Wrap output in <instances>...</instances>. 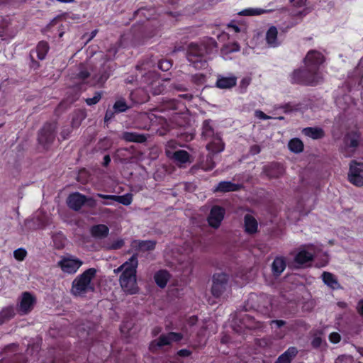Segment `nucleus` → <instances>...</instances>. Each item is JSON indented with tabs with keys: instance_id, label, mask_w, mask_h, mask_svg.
<instances>
[{
	"instance_id": "obj_1",
	"label": "nucleus",
	"mask_w": 363,
	"mask_h": 363,
	"mask_svg": "<svg viewBox=\"0 0 363 363\" xmlns=\"http://www.w3.org/2000/svg\"><path fill=\"white\" fill-rule=\"evenodd\" d=\"M218 43L211 37H204L199 42H191L188 45L186 58L196 69H205L211 55L217 52Z\"/></svg>"
},
{
	"instance_id": "obj_2",
	"label": "nucleus",
	"mask_w": 363,
	"mask_h": 363,
	"mask_svg": "<svg viewBox=\"0 0 363 363\" xmlns=\"http://www.w3.org/2000/svg\"><path fill=\"white\" fill-rule=\"evenodd\" d=\"M96 272L95 268H89L77 276L72 283L71 294L74 296L84 297L87 293L94 292L95 288L92 280Z\"/></svg>"
},
{
	"instance_id": "obj_3",
	"label": "nucleus",
	"mask_w": 363,
	"mask_h": 363,
	"mask_svg": "<svg viewBox=\"0 0 363 363\" xmlns=\"http://www.w3.org/2000/svg\"><path fill=\"white\" fill-rule=\"evenodd\" d=\"M321 72L313 71L306 66L304 68L294 69L290 75V82L293 84L315 86L323 82Z\"/></svg>"
},
{
	"instance_id": "obj_4",
	"label": "nucleus",
	"mask_w": 363,
	"mask_h": 363,
	"mask_svg": "<svg viewBox=\"0 0 363 363\" xmlns=\"http://www.w3.org/2000/svg\"><path fill=\"white\" fill-rule=\"evenodd\" d=\"M138 264L129 267L123 270L119 277V283L123 291L130 295L138 293L139 287L137 282V268Z\"/></svg>"
},
{
	"instance_id": "obj_5",
	"label": "nucleus",
	"mask_w": 363,
	"mask_h": 363,
	"mask_svg": "<svg viewBox=\"0 0 363 363\" xmlns=\"http://www.w3.org/2000/svg\"><path fill=\"white\" fill-rule=\"evenodd\" d=\"M57 123L46 122L38 133V142L43 149L48 150L55 140Z\"/></svg>"
},
{
	"instance_id": "obj_6",
	"label": "nucleus",
	"mask_w": 363,
	"mask_h": 363,
	"mask_svg": "<svg viewBox=\"0 0 363 363\" xmlns=\"http://www.w3.org/2000/svg\"><path fill=\"white\" fill-rule=\"evenodd\" d=\"M67 205L70 209L79 211L84 206L94 208L96 201L93 197L86 196L79 192H73L67 196Z\"/></svg>"
},
{
	"instance_id": "obj_7",
	"label": "nucleus",
	"mask_w": 363,
	"mask_h": 363,
	"mask_svg": "<svg viewBox=\"0 0 363 363\" xmlns=\"http://www.w3.org/2000/svg\"><path fill=\"white\" fill-rule=\"evenodd\" d=\"M229 275L226 273H216L213 276L211 293L216 298H219L228 287Z\"/></svg>"
},
{
	"instance_id": "obj_8",
	"label": "nucleus",
	"mask_w": 363,
	"mask_h": 363,
	"mask_svg": "<svg viewBox=\"0 0 363 363\" xmlns=\"http://www.w3.org/2000/svg\"><path fill=\"white\" fill-rule=\"evenodd\" d=\"M362 172L363 162H358L356 160L351 161L350 164V171L348 173L349 182L356 186H362L363 176L361 174Z\"/></svg>"
},
{
	"instance_id": "obj_9",
	"label": "nucleus",
	"mask_w": 363,
	"mask_h": 363,
	"mask_svg": "<svg viewBox=\"0 0 363 363\" xmlns=\"http://www.w3.org/2000/svg\"><path fill=\"white\" fill-rule=\"evenodd\" d=\"M325 61V56L319 51L311 50L304 58L305 65L313 71L319 72L321 65Z\"/></svg>"
},
{
	"instance_id": "obj_10",
	"label": "nucleus",
	"mask_w": 363,
	"mask_h": 363,
	"mask_svg": "<svg viewBox=\"0 0 363 363\" xmlns=\"http://www.w3.org/2000/svg\"><path fill=\"white\" fill-rule=\"evenodd\" d=\"M225 215V209L218 205H214L210 210L209 214L207 217V221L211 228L214 229L218 228Z\"/></svg>"
},
{
	"instance_id": "obj_11",
	"label": "nucleus",
	"mask_w": 363,
	"mask_h": 363,
	"mask_svg": "<svg viewBox=\"0 0 363 363\" xmlns=\"http://www.w3.org/2000/svg\"><path fill=\"white\" fill-rule=\"evenodd\" d=\"M183 339L181 333L169 332L167 334H162L157 340H153L150 344V349L154 347H162L170 345L172 342H178Z\"/></svg>"
},
{
	"instance_id": "obj_12",
	"label": "nucleus",
	"mask_w": 363,
	"mask_h": 363,
	"mask_svg": "<svg viewBox=\"0 0 363 363\" xmlns=\"http://www.w3.org/2000/svg\"><path fill=\"white\" fill-rule=\"evenodd\" d=\"M83 264V262L78 258L62 257L58 262L57 266L62 272L67 274H74Z\"/></svg>"
},
{
	"instance_id": "obj_13",
	"label": "nucleus",
	"mask_w": 363,
	"mask_h": 363,
	"mask_svg": "<svg viewBox=\"0 0 363 363\" xmlns=\"http://www.w3.org/2000/svg\"><path fill=\"white\" fill-rule=\"evenodd\" d=\"M36 298L30 292L25 291L21 294V298L18 304V311L23 315L28 314L33 308Z\"/></svg>"
},
{
	"instance_id": "obj_14",
	"label": "nucleus",
	"mask_w": 363,
	"mask_h": 363,
	"mask_svg": "<svg viewBox=\"0 0 363 363\" xmlns=\"http://www.w3.org/2000/svg\"><path fill=\"white\" fill-rule=\"evenodd\" d=\"M262 172L269 179H278L284 174V168L280 163L274 162L264 165Z\"/></svg>"
},
{
	"instance_id": "obj_15",
	"label": "nucleus",
	"mask_w": 363,
	"mask_h": 363,
	"mask_svg": "<svg viewBox=\"0 0 363 363\" xmlns=\"http://www.w3.org/2000/svg\"><path fill=\"white\" fill-rule=\"evenodd\" d=\"M216 78L215 86L220 89H230L237 84L238 78L233 74L229 76L218 74Z\"/></svg>"
},
{
	"instance_id": "obj_16",
	"label": "nucleus",
	"mask_w": 363,
	"mask_h": 363,
	"mask_svg": "<svg viewBox=\"0 0 363 363\" xmlns=\"http://www.w3.org/2000/svg\"><path fill=\"white\" fill-rule=\"evenodd\" d=\"M113 70V67L107 62L104 63L97 74H96L94 77L96 83L99 85H103L108 79L111 77L112 72Z\"/></svg>"
},
{
	"instance_id": "obj_17",
	"label": "nucleus",
	"mask_w": 363,
	"mask_h": 363,
	"mask_svg": "<svg viewBox=\"0 0 363 363\" xmlns=\"http://www.w3.org/2000/svg\"><path fill=\"white\" fill-rule=\"evenodd\" d=\"M360 138L359 133L351 131L345 135L343 142L346 147L351 149L352 152H354L359 145Z\"/></svg>"
},
{
	"instance_id": "obj_18",
	"label": "nucleus",
	"mask_w": 363,
	"mask_h": 363,
	"mask_svg": "<svg viewBox=\"0 0 363 363\" xmlns=\"http://www.w3.org/2000/svg\"><path fill=\"white\" fill-rule=\"evenodd\" d=\"M154 76V74L148 72L145 74H141V80L144 82L145 84H151L152 86V94L154 95H159L163 92L164 90V86L160 81H153L150 82V79Z\"/></svg>"
},
{
	"instance_id": "obj_19",
	"label": "nucleus",
	"mask_w": 363,
	"mask_h": 363,
	"mask_svg": "<svg viewBox=\"0 0 363 363\" xmlns=\"http://www.w3.org/2000/svg\"><path fill=\"white\" fill-rule=\"evenodd\" d=\"M121 138L125 142L143 143L147 140V135L136 132L124 131L122 133Z\"/></svg>"
},
{
	"instance_id": "obj_20",
	"label": "nucleus",
	"mask_w": 363,
	"mask_h": 363,
	"mask_svg": "<svg viewBox=\"0 0 363 363\" xmlns=\"http://www.w3.org/2000/svg\"><path fill=\"white\" fill-rule=\"evenodd\" d=\"M244 229L248 235L255 234L258 230V223L256 218L250 215L245 214L244 216Z\"/></svg>"
},
{
	"instance_id": "obj_21",
	"label": "nucleus",
	"mask_w": 363,
	"mask_h": 363,
	"mask_svg": "<svg viewBox=\"0 0 363 363\" xmlns=\"http://www.w3.org/2000/svg\"><path fill=\"white\" fill-rule=\"evenodd\" d=\"M171 277V274L167 269H160L155 273L154 280L158 287L164 289Z\"/></svg>"
},
{
	"instance_id": "obj_22",
	"label": "nucleus",
	"mask_w": 363,
	"mask_h": 363,
	"mask_svg": "<svg viewBox=\"0 0 363 363\" xmlns=\"http://www.w3.org/2000/svg\"><path fill=\"white\" fill-rule=\"evenodd\" d=\"M240 185L230 181L220 182L214 189L215 192L226 193L240 190Z\"/></svg>"
},
{
	"instance_id": "obj_23",
	"label": "nucleus",
	"mask_w": 363,
	"mask_h": 363,
	"mask_svg": "<svg viewBox=\"0 0 363 363\" xmlns=\"http://www.w3.org/2000/svg\"><path fill=\"white\" fill-rule=\"evenodd\" d=\"M212 138L213 140L206 145V149L214 154L223 151L225 148V144L223 142L221 138L218 134H216V135Z\"/></svg>"
},
{
	"instance_id": "obj_24",
	"label": "nucleus",
	"mask_w": 363,
	"mask_h": 363,
	"mask_svg": "<svg viewBox=\"0 0 363 363\" xmlns=\"http://www.w3.org/2000/svg\"><path fill=\"white\" fill-rule=\"evenodd\" d=\"M322 279L324 284L330 289L333 290L342 289V286L338 282L337 279L333 274L328 272H324L322 274Z\"/></svg>"
},
{
	"instance_id": "obj_25",
	"label": "nucleus",
	"mask_w": 363,
	"mask_h": 363,
	"mask_svg": "<svg viewBox=\"0 0 363 363\" xmlns=\"http://www.w3.org/2000/svg\"><path fill=\"white\" fill-rule=\"evenodd\" d=\"M297 354V348L296 347H290L283 354L279 356L275 363H291Z\"/></svg>"
},
{
	"instance_id": "obj_26",
	"label": "nucleus",
	"mask_w": 363,
	"mask_h": 363,
	"mask_svg": "<svg viewBox=\"0 0 363 363\" xmlns=\"http://www.w3.org/2000/svg\"><path fill=\"white\" fill-rule=\"evenodd\" d=\"M302 133L313 140L321 139L325 136V132L323 128L319 127H307L302 130Z\"/></svg>"
},
{
	"instance_id": "obj_27",
	"label": "nucleus",
	"mask_w": 363,
	"mask_h": 363,
	"mask_svg": "<svg viewBox=\"0 0 363 363\" xmlns=\"http://www.w3.org/2000/svg\"><path fill=\"white\" fill-rule=\"evenodd\" d=\"M16 315V309L13 305L4 307L0 311V325L9 321Z\"/></svg>"
},
{
	"instance_id": "obj_28",
	"label": "nucleus",
	"mask_w": 363,
	"mask_h": 363,
	"mask_svg": "<svg viewBox=\"0 0 363 363\" xmlns=\"http://www.w3.org/2000/svg\"><path fill=\"white\" fill-rule=\"evenodd\" d=\"M286 267L285 259L277 257L272 264V271L274 277H279Z\"/></svg>"
},
{
	"instance_id": "obj_29",
	"label": "nucleus",
	"mask_w": 363,
	"mask_h": 363,
	"mask_svg": "<svg viewBox=\"0 0 363 363\" xmlns=\"http://www.w3.org/2000/svg\"><path fill=\"white\" fill-rule=\"evenodd\" d=\"M90 233L94 238H104L108 235L109 229L104 224H97L91 228Z\"/></svg>"
},
{
	"instance_id": "obj_30",
	"label": "nucleus",
	"mask_w": 363,
	"mask_h": 363,
	"mask_svg": "<svg viewBox=\"0 0 363 363\" xmlns=\"http://www.w3.org/2000/svg\"><path fill=\"white\" fill-rule=\"evenodd\" d=\"M156 242L154 240H134L133 247L143 252L155 250Z\"/></svg>"
},
{
	"instance_id": "obj_31",
	"label": "nucleus",
	"mask_w": 363,
	"mask_h": 363,
	"mask_svg": "<svg viewBox=\"0 0 363 363\" xmlns=\"http://www.w3.org/2000/svg\"><path fill=\"white\" fill-rule=\"evenodd\" d=\"M314 256L312 253L306 250H301L294 257V262L299 265H303L308 262L313 261Z\"/></svg>"
},
{
	"instance_id": "obj_32",
	"label": "nucleus",
	"mask_w": 363,
	"mask_h": 363,
	"mask_svg": "<svg viewBox=\"0 0 363 363\" xmlns=\"http://www.w3.org/2000/svg\"><path fill=\"white\" fill-rule=\"evenodd\" d=\"M278 31L275 26H271L266 33V41L272 48L277 47L279 43L277 41Z\"/></svg>"
},
{
	"instance_id": "obj_33",
	"label": "nucleus",
	"mask_w": 363,
	"mask_h": 363,
	"mask_svg": "<svg viewBox=\"0 0 363 363\" xmlns=\"http://www.w3.org/2000/svg\"><path fill=\"white\" fill-rule=\"evenodd\" d=\"M211 121L210 119L205 120L202 124V133L201 136L205 140L212 138L216 135L214 133V128L211 124Z\"/></svg>"
},
{
	"instance_id": "obj_34",
	"label": "nucleus",
	"mask_w": 363,
	"mask_h": 363,
	"mask_svg": "<svg viewBox=\"0 0 363 363\" xmlns=\"http://www.w3.org/2000/svg\"><path fill=\"white\" fill-rule=\"evenodd\" d=\"M49 50L50 46L48 42L45 40L40 41L36 46V52L38 60H45Z\"/></svg>"
},
{
	"instance_id": "obj_35",
	"label": "nucleus",
	"mask_w": 363,
	"mask_h": 363,
	"mask_svg": "<svg viewBox=\"0 0 363 363\" xmlns=\"http://www.w3.org/2000/svg\"><path fill=\"white\" fill-rule=\"evenodd\" d=\"M143 65H138L135 67L136 70L140 72V75H130L127 78L125 79V84H136L138 85L139 82H144L143 80H141V74H145L146 72L143 71Z\"/></svg>"
},
{
	"instance_id": "obj_36",
	"label": "nucleus",
	"mask_w": 363,
	"mask_h": 363,
	"mask_svg": "<svg viewBox=\"0 0 363 363\" xmlns=\"http://www.w3.org/2000/svg\"><path fill=\"white\" fill-rule=\"evenodd\" d=\"M289 149L294 153H300L303 150V143L299 138H293L290 140L288 144Z\"/></svg>"
},
{
	"instance_id": "obj_37",
	"label": "nucleus",
	"mask_w": 363,
	"mask_h": 363,
	"mask_svg": "<svg viewBox=\"0 0 363 363\" xmlns=\"http://www.w3.org/2000/svg\"><path fill=\"white\" fill-rule=\"evenodd\" d=\"M135 264H138V255L133 254L127 261H125L122 265L118 267L116 270L115 272H123V270H125L129 267H133Z\"/></svg>"
},
{
	"instance_id": "obj_38",
	"label": "nucleus",
	"mask_w": 363,
	"mask_h": 363,
	"mask_svg": "<svg viewBox=\"0 0 363 363\" xmlns=\"http://www.w3.org/2000/svg\"><path fill=\"white\" fill-rule=\"evenodd\" d=\"M189 153L184 150L175 151L173 154V158L180 163H186L189 161Z\"/></svg>"
},
{
	"instance_id": "obj_39",
	"label": "nucleus",
	"mask_w": 363,
	"mask_h": 363,
	"mask_svg": "<svg viewBox=\"0 0 363 363\" xmlns=\"http://www.w3.org/2000/svg\"><path fill=\"white\" fill-rule=\"evenodd\" d=\"M129 108L130 106L127 104L126 101L123 99L117 100L113 106V109L115 111L116 113L125 112Z\"/></svg>"
},
{
	"instance_id": "obj_40",
	"label": "nucleus",
	"mask_w": 363,
	"mask_h": 363,
	"mask_svg": "<svg viewBox=\"0 0 363 363\" xmlns=\"http://www.w3.org/2000/svg\"><path fill=\"white\" fill-rule=\"evenodd\" d=\"M240 49V46L238 43L233 42L231 43H228L225 45L221 48V53L223 55H228L232 52H238Z\"/></svg>"
},
{
	"instance_id": "obj_41",
	"label": "nucleus",
	"mask_w": 363,
	"mask_h": 363,
	"mask_svg": "<svg viewBox=\"0 0 363 363\" xmlns=\"http://www.w3.org/2000/svg\"><path fill=\"white\" fill-rule=\"evenodd\" d=\"M138 30L143 33L141 39L140 40L141 43H145L147 40L152 38L157 34V32L155 30H152L149 33H144L147 30V25L140 26L138 28Z\"/></svg>"
},
{
	"instance_id": "obj_42",
	"label": "nucleus",
	"mask_w": 363,
	"mask_h": 363,
	"mask_svg": "<svg viewBox=\"0 0 363 363\" xmlns=\"http://www.w3.org/2000/svg\"><path fill=\"white\" fill-rule=\"evenodd\" d=\"M181 103L177 99H169L164 101V108L169 110H177Z\"/></svg>"
},
{
	"instance_id": "obj_43",
	"label": "nucleus",
	"mask_w": 363,
	"mask_h": 363,
	"mask_svg": "<svg viewBox=\"0 0 363 363\" xmlns=\"http://www.w3.org/2000/svg\"><path fill=\"white\" fill-rule=\"evenodd\" d=\"M116 201L124 206H128L133 201V195L128 193L122 196H116Z\"/></svg>"
},
{
	"instance_id": "obj_44",
	"label": "nucleus",
	"mask_w": 363,
	"mask_h": 363,
	"mask_svg": "<svg viewBox=\"0 0 363 363\" xmlns=\"http://www.w3.org/2000/svg\"><path fill=\"white\" fill-rule=\"evenodd\" d=\"M172 66V62L170 60L162 59L158 62L157 67L158 68L163 71L167 72L171 69Z\"/></svg>"
},
{
	"instance_id": "obj_45",
	"label": "nucleus",
	"mask_w": 363,
	"mask_h": 363,
	"mask_svg": "<svg viewBox=\"0 0 363 363\" xmlns=\"http://www.w3.org/2000/svg\"><path fill=\"white\" fill-rule=\"evenodd\" d=\"M206 77L204 74L198 73L192 75L191 82L196 85H201L206 82Z\"/></svg>"
},
{
	"instance_id": "obj_46",
	"label": "nucleus",
	"mask_w": 363,
	"mask_h": 363,
	"mask_svg": "<svg viewBox=\"0 0 363 363\" xmlns=\"http://www.w3.org/2000/svg\"><path fill=\"white\" fill-rule=\"evenodd\" d=\"M326 345L325 341H324L321 336L314 335L313 337L311 345L313 349H319L323 345Z\"/></svg>"
},
{
	"instance_id": "obj_47",
	"label": "nucleus",
	"mask_w": 363,
	"mask_h": 363,
	"mask_svg": "<svg viewBox=\"0 0 363 363\" xmlns=\"http://www.w3.org/2000/svg\"><path fill=\"white\" fill-rule=\"evenodd\" d=\"M0 363H26L25 357L21 354H15L11 359H4Z\"/></svg>"
},
{
	"instance_id": "obj_48",
	"label": "nucleus",
	"mask_w": 363,
	"mask_h": 363,
	"mask_svg": "<svg viewBox=\"0 0 363 363\" xmlns=\"http://www.w3.org/2000/svg\"><path fill=\"white\" fill-rule=\"evenodd\" d=\"M101 99V93L96 91L94 96L91 98H87L85 99V102L88 106H93L96 104Z\"/></svg>"
},
{
	"instance_id": "obj_49",
	"label": "nucleus",
	"mask_w": 363,
	"mask_h": 363,
	"mask_svg": "<svg viewBox=\"0 0 363 363\" xmlns=\"http://www.w3.org/2000/svg\"><path fill=\"white\" fill-rule=\"evenodd\" d=\"M27 255V252L23 248H18L13 252V257L18 261H23Z\"/></svg>"
},
{
	"instance_id": "obj_50",
	"label": "nucleus",
	"mask_w": 363,
	"mask_h": 363,
	"mask_svg": "<svg viewBox=\"0 0 363 363\" xmlns=\"http://www.w3.org/2000/svg\"><path fill=\"white\" fill-rule=\"evenodd\" d=\"M84 118L82 113H76L72 116V128H77L80 125L82 121Z\"/></svg>"
},
{
	"instance_id": "obj_51",
	"label": "nucleus",
	"mask_w": 363,
	"mask_h": 363,
	"mask_svg": "<svg viewBox=\"0 0 363 363\" xmlns=\"http://www.w3.org/2000/svg\"><path fill=\"white\" fill-rule=\"evenodd\" d=\"M72 131V128L68 125L63 126L60 133V138L62 140L68 139L70 133Z\"/></svg>"
},
{
	"instance_id": "obj_52",
	"label": "nucleus",
	"mask_w": 363,
	"mask_h": 363,
	"mask_svg": "<svg viewBox=\"0 0 363 363\" xmlns=\"http://www.w3.org/2000/svg\"><path fill=\"white\" fill-rule=\"evenodd\" d=\"M125 242L123 239H118L113 241L110 246L111 250H119L123 247Z\"/></svg>"
},
{
	"instance_id": "obj_53",
	"label": "nucleus",
	"mask_w": 363,
	"mask_h": 363,
	"mask_svg": "<svg viewBox=\"0 0 363 363\" xmlns=\"http://www.w3.org/2000/svg\"><path fill=\"white\" fill-rule=\"evenodd\" d=\"M329 340L333 344L339 343L341 340V336L338 333L333 332L329 335Z\"/></svg>"
},
{
	"instance_id": "obj_54",
	"label": "nucleus",
	"mask_w": 363,
	"mask_h": 363,
	"mask_svg": "<svg viewBox=\"0 0 363 363\" xmlns=\"http://www.w3.org/2000/svg\"><path fill=\"white\" fill-rule=\"evenodd\" d=\"M250 84V79L243 78L240 82V92L245 93Z\"/></svg>"
},
{
	"instance_id": "obj_55",
	"label": "nucleus",
	"mask_w": 363,
	"mask_h": 363,
	"mask_svg": "<svg viewBox=\"0 0 363 363\" xmlns=\"http://www.w3.org/2000/svg\"><path fill=\"white\" fill-rule=\"evenodd\" d=\"M90 76V73L86 69H81L77 74L78 79L82 80H85L89 78Z\"/></svg>"
},
{
	"instance_id": "obj_56",
	"label": "nucleus",
	"mask_w": 363,
	"mask_h": 363,
	"mask_svg": "<svg viewBox=\"0 0 363 363\" xmlns=\"http://www.w3.org/2000/svg\"><path fill=\"white\" fill-rule=\"evenodd\" d=\"M240 13L244 16H254L260 14L261 12L258 9H248L243 10Z\"/></svg>"
},
{
	"instance_id": "obj_57",
	"label": "nucleus",
	"mask_w": 363,
	"mask_h": 363,
	"mask_svg": "<svg viewBox=\"0 0 363 363\" xmlns=\"http://www.w3.org/2000/svg\"><path fill=\"white\" fill-rule=\"evenodd\" d=\"M306 1L307 0H289V2L293 6L300 8L306 4Z\"/></svg>"
},
{
	"instance_id": "obj_58",
	"label": "nucleus",
	"mask_w": 363,
	"mask_h": 363,
	"mask_svg": "<svg viewBox=\"0 0 363 363\" xmlns=\"http://www.w3.org/2000/svg\"><path fill=\"white\" fill-rule=\"evenodd\" d=\"M115 113H116L115 112V111L113 109V110L108 109L105 113L104 121L106 122L111 121L114 117Z\"/></svg>"
},
{
	"instance_id": "obj_59",
	"label": "nucleus",
	"mask_w": 363,
	"mask_h": 363,
	"mask_svg": "<svg viewBox=\"0 0 363 363\" xmlns=\"http://www.w3.org/2000/svg\"><path fill=\"white\" fill-rule=\"evenodd\" d=\"M261 152V147L258 145H253L250 148V153L252 155H258Z\"/></svg>"
},
{
	"instance_id": "obj_60",
	"label": "nucleus",
	"mask_w": 363,
	"mask_h": 363,
	"mask_svg": "<svg viewBox=\"0 0 363 363\" xmlns=\"http://www.w3.org/2000/svg\"><path fill=\"white\" fill-rule=\"evenodd\" d=\"M67 108V104L66 101H61L57 107L55 108V112L56 114H58L61 111H63Z\"/></svg>"
},
{
	"instance_id": "obj_61",
	"label": "nucleus",
	"mask_w": 363,
	"mask_h": 363,
	"mask_svg": "<svg viewBox=\"0 0 363 363\" xmlns=\"http://www.w3.org/2000/svg\"><path fill=\"white\" fill-rule=\"evenodd\" d=\"M177 354L182 357H186L191 354V352L187 349H182L177 352Z\"/></svg>"
},
{
	"instance_id": "obj_62",
	"label": "nucleus",
	"mask_w": 363,
	"mask_h": 363,
	"mask_svg": "<svg viewBox=\"0 0 363 363\" xmlns=\"http://www.w3.org/2000/svg\"><path fill=\"white\" fill-rule=\"evenodd\" d=\"M116 195H107V194H102L100 193L96 194V196L101 199H108L116 201Z\"/></svg>"
},
{
	"instance_id": "obj_63",
	"label": "nucleus",
	"mask_w": 363,
	"mask_h": 363,
	"mask_svg": "<svg viewBox=\"0 0 363 363\" xmlns=\"http://www.w3.org/2000/svg\"><path fill=\"white\" fill-rule=\"evenodd\" d=\"M255 116L260 118V119H262V120H267V119H269L271 118L270 116H267V114H265L263 111H256L255 112Z\"/></svg>"
},
{
	"instance_id": "obj_64",
	"label": "nucleus",
	"mask_w": 363,
	"mask_h": 363,
	"mask_svg": "<svg viewBox=\"0 0 363 363\" xmlns=\"http://www.w3.org/2000/svg\"><path fill=\"white\" fill-rule=\"evenodd\" d=\"M357 311L358 313L363 317V299H361L358 301L357 306Z\"/></svg>"
}]
</instances>
